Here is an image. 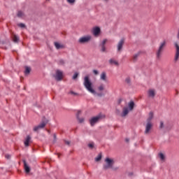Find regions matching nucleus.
I'll list each match as a JSON object with an SVG mask.
<instances>
[{"label":"nucleus","instance_id":"25","mask_svg":"<svg viewBox=\"0 0 179 179\" xmlns=\"http://www.w3.org/2000/svg\"><path fill=\"white\" fill-rule=\"evenodd\" d=\"M101 154H99L98 156L95 158V162H100L101 160Z\"/></svg>","mask_w":179,"mask_h":179},{"label":"nucleus","instance_id":"30","mask_svg":"<svg viewBox=\"0 0 179 179\" xmlns=\"http://www.w3.org/2000/svg\"><path fill=\"white\" fill-rule=\"evenodd\" d=\"M17 16L18 17H22V16H23V12H22V11H18V13H17Z\"/></svg>","mask_w":179,"mask_h":179},{"label":"nucleus","instance_id":"23","mask_svg":"<svg viewBox=\"0 0 179 179\" xmlns=\"http://www.w3.org/2000/svg\"><path fill=\"white\" fill-rule=\"evenodd\" d=\"M31 71V69H30V67L26 66L25 71H24L25 75H29V73H30Z\"/></svg>","mask_w":179,"mask_h":179},{"label":"nucleus","instance_id":"29","mask_svg":"<svg viewBox=\"0 0 179 179\" xmlns=\"http://www.w3.org/2000/svg\"><path fill=\"white\" fill-rule=\"evenodd\" d=\"M138 57H139V53H136V55H134L133 56L134 61H136V59H138Z\"/></svg>","mask_w":179,"mask_h":179},{"label":"nucleus","instance_id":"36","mask_svg":"<svg viewBox=\"0 0 179 179\" xmlns=\"http://www.w3.org/2000/svg\"><path fill=\"white\" fill-rule=\"evenodd\" d=\"M93 73H94V75L97 76V75H99V71H97V70H93Z\"/></svg>","mask_w":179,"mask_h":179},{"label":"nucleus","instance_id":"35","mask_svg":"<svg viewBox=\"0 0 179 179\" xmlns=\"http://www.w3.org/2000/svg\"><path fill=\"white\" fill-rule=\"evenodd\" d=\"M88 147L90 148V149H93V148H94V143H90V144H88Z\"/></svg>","mask_w":179,"mask_h":179},{"label":"nucleus","instance_id":"15","mask_svg":"<svg viewBox=\"0 0 179 179\" xmlns=\"http://www.w3.org/2000/svg\"><path fill=\"white\" fill-rule=\"evenodd\" d=\"M100 79L103 82H107V73H106V72H102L100 76Z\"/></svg>","mask_w":179,"mask_h":179},{"label":"nucleus","instance_id":"2","mask_svg":"<svg viewBox=\"0 0 179 179\" xmlns=\"http://www.w3.org/2000/svg\"><path fill=\"white\" fill-rule=\"evenodd\" d=\"M114 159H110L108 157L105 159V164L103 165V170H108V169H111V170L115 171L118 170V168H114Z\"/></svg>","mask_w":179,"mask_h":179},{"label":"nucleus","instance_id":"7","mask_svg":"<svg viewBox=\"0 0 179 179\" xmlns=\"http://www.w3.org/2000/svg\"><path fill=\"white\" fill-rule=\"evenodd\" d=\"M92 32L94 37H99V36H100V33H101V29L99 27H95L92 28Z\"/></svg>","mask_w":179,"mask_h":179},{"label":"nucleus","instance_id":"10","mask_svg":"<svg viewBox=\"0 0 179 179\" xmlns=\"http://www.w3.org/2000/svg\"><path fill=\"white\" fill-rule=\"evenodd\" d=\"M125 43V40L122 38L117 43V51H121L122 50V47L124 46V43Z\"/></svg>","mask_w":179,"mask_h":179},{"label":"nucleus","instance_id":"4","mask_svg":"<svg viewBox=\"0 0 179 179\" xmlns=\"http://www.w3.org/2000/svg\"><path fill=\"white\" fill-rule=\"evenodd\" d=\"M101 115H98L92 118H91L90 120V124L91 125V127H94V125H96V124H97V122H99V121H100V120H101Z\"/></svg>","mask_w":179,"mask_h":179},{"label":"nucleus","instance_id":"18","mask_svg":"<svg viewBox=\"0 0 179 179\" xmlns=\"http://www.w3.org/2000/svg\"><path fill=\"white\" fill-rule=\"evenodd\" d=\"M55 48H57V50H61L62 48H65V46H64V45L60 44L58 42H55Z\"/></svg>","mask_w":179,"mask_h":179},{"label":"nucleus","instance_id":"22","mask_svg":"<svg viewBox=\"0 0 179 179\" xmlns=\"http://www.w3.org/2000/svg\"><path fill=\"white\" fill-rule=\"evenodd\" d=\"M109 63L110 64V65H116V66H118V62L113 59H110L109 60Z\"/></svg>","mask_w":179,"mask_h":179},{"label":"nucleus","instance_id":"26","mask_svg":"<svg viewBox=\"0 0 179 179\" xmlns=\"http://www.w3.org/2000/svg\"><path fill=\"white\" fill-rule=\"evenodd\" d=\"M159 156L160 159L162 161H164V159H166V157H164V155L163 153H159Z\"/></svg>","mask_w":179,"mask_h":179},{"label":"nucleus","instance_id":"37","mask_svg":"<svg viewBox=\"0 0 179 179\" xmlns=\"http://www.w3.org/2000/svg\"><path fill=\"white\" fill-rule=\"evenodd\" d=\"M163 127H164V124L163 123V122H160L159 128H163Z\"/></svg>","mask_w":179,"mask_h":179},{"label":"nucleus","instance_id":"20","mask_svg":"<svg viewBox=\"0 0 179 179\" xmlns=\"http://www.w3.org/2000/svg\"><path fill=\"white\" fill-rule=\"evenodd\" d=\"M106 89V85L104 84H101L99 86H98L97 90L99 92H103Z\"/></svg>","mask_w":179,"mask_h":179},{"label":"nucleus","instance_id":"40","mask_svg":"<svg viewBox=\"0 0 179 179\" xmlns=\"http://www.w3.org/2000/svg\"><path fill=\"white\" fill-rule=\"evenodd\" d=\"M65 143H66V145H71V142H69V141H66Z\"/></svg>","mask_w":179,"mask_h":179},{"label":"nucleus","instance_id":"21","mask_svg":"<svg viewBox=\"0 0 179 179\" xmlns=\"http://www.w3.org/2000/svg\"><path fill=\"white\" fill-rule=\"evenodd\" d=\"M135 106V103H134V101H130L129 103V108L130 110V111H132L134 110V107Z\"/></svg>","mask_w":179,"mask_h":179},{"label":"nucleus","instance_id":"6","mask_svg":"<svg viewBox=\"0 0 179 179\" xmlns=\"http://www.w3.org/2000/svg\"><path fill=\"white\" fill-rule=\"evenodd\" d=\"M153 128V123H146L145 124V129L144 131L145 135H149L150 134V131H152V129Z\"/></svg>","mask_w":179,"mask_h":179},{"label":"nucleus","instance_id":"32","mask_svg":"<svg viewBox=\"0 0 179 179\" xmlns=\"http://www.w3.org/2000/svg\"><path fill=\"white\" fill-rule=\"evenodd\" d=\"M18 26H19V27H21L22 29L26 27V25H24V24H23V23L18 24Z\"/></svg>","mask_w":179,"mask_h":179},{"label":"nucleus","instance_id":"17","mask_svg":"<svg viewBox=\"0 0 179 179\" xmlns=\"http://www.w3.org/2000/svg\"><path fill=\"white\" fill-rule=\"evenodd\" d=\"M129 113V110H128V108L125 107L123 108L122 113L120 115L121 117H127Z\"/></svg>","mask_w":179,"mask_h":179},{"label":"nucleus","instance_id":"19","mask_svg":"<svg viewBox=\"0 0 179 179\" xmlns=\"http://www.w3.org/2000/svg\"><path fill=\"white\" fill-rule=\"evenodd\" d=\"M148 96L149 97H155V96H156V92H155V90H149Z\"/></svg>","mask_w":179,"mask_h":179},{"label":"nucleus","instance_id":"1","mask_svg":"<svg viewBox=\"0 0 179 179\" xmlns=\"http://www.w3.org/2000/svg\"><path fill=\"white\" fill-rule=\"evenodd\" d=\"M83 85L90 93H92V94H96V90L93 88V83L90 81L89 76H87L84 78Z\"/></svg>","mask_w":179,"mask_h":179},{"label":"nucleus","instance_id":"13","mask_svg":"<svg viewBox=\"0 0 179 179\" xmlns=\"http://www.w3.org/2000/svg\"><path fill=\"white\" fill-rule=\"evenodd\" d=\"M30 142H31V137H30V136H27L24 142V146L26 148H27V146H29V144L30 143Z\"/></svg>","mask_w":179,"mask_h":179},{"label":"nucleus","instance_id":"45","mask_svg":"<svg viewBox=\"0 0 179 179\" xmlns=\"http://www.w3.org/2000/svg\"><path fill=\"white\" fill-rule=\"evenodd\" d=\"M58 157H59V155H58Z\"/></svg>","mask_w":179,"mask_h":179},{"label":"nucleus","instance_id":"5","mask_svg":"<svg viewBox=\"0 0 179 179\" xmlns=\"http://www.w3.org/2000/svg\"><path fill=\"white\" fill-rule=\"evenodd\" d=\"M92 40V36L88 35L85 36H83L79 38L78 43L80 44H86V43H89Z\"/></svg>","mask_w":179,"mask_h":179},{"label":"nucleus","instance_id":"14","mask_svg":"<svg viewBox=\"0 0 179 179\" xmlns=\"http://www.w3.org/2000/svg\"><path fill=\"white\" fill-rule=\"evenodd\" d=\"M23 163H24V169L25 172L27 173H30V167L29 166V165H27V162H26V160H24Z\"/></svg>","mask_w":179,"mask_h":179},{"label":"nucleus","instance_id":"8","mask_svg":"<svg viewBox=\"0 0 179 179\" xmlns=\"http://www.w3.org/2000/svg\"><path fill=\"white\" fill-rule=\"evenodd\" d=\"M56 80H62V78H64V73L59 70H57L56 76H55Z\"/></svg>","mask_w":179,"mask_h":179},{"label":"nucleus","instance_id":"28","mask_svg":"<svg viewBox=\"0 0 179 179\" xmlns=\"http://www.w3.org/2000/svg\"><path fill=\"white\" fill-rule=\"evenodd\" d=\"M68 3H70V5H73L75 2H76V0H66Z\"/></svg>","mask_w":179,"mask_h":179},{"label":"nucleus","instance_id":"39","mask_svg":"<svg viewBox=\"0 0 179 179\" xmlns=\"http://www.w3.org/2000/svg\"><path fill=\"white\" fill-rule=\"evenodd\" d=\"M126 82H127V83H129V82H131V80H129V78H127V79H126Z\"/></svg>","mask_w":179,"mask_h":179},{"label":"nucleus","instance_id":"43","mask_svg":"<svg viewBox=\"0 0 179 179\" xmlns=\"http://www.w3.org/2000/svg\"><path fill=\"white\" fill-rule=\"evenodd\" d=\"M54 138H55V139H56L57 138V135L54 134Z\"/></svg>","mask_w":179,"mask_h":179},{"label":"nucleus","instance_id":"41","mask_svg":"<svg viewBox=\"0 0 179 179\" xmlns=\"http://www.w3.org/2000/svg\"><path fill=\"white\" fill-rule=\"evenodd\" d=\"M97 95H98L99 97H101V96H103L102 94H98Z\"/></svg>","mask_w":179,"mask_h":179},{"label":"nucleus","instance_id":"38","mask_svg":"<svg viewBox=\"0 0 179 179\" xmlns=\"http://www.w3.org/2000/svg\"><path fill=\"white\" fill-rule=\"evenodd\" d=\"M5 157H6V159H10V155H6Z\"/></svg>","mask_w":179,"mask_h":179},{"label":"nucleus","instance_id":"12","mask_svg":"<svg viewBox=\"0 0 179 179\" xmlns=\"http://www.w3.org/2000/svg\"><path fill=\"white\" fill-rule=\"evenodd\" d=\"M80 114H82V112L80 110H78L77 113L76 117H77V120H78L80 124H82V123L85 122V118L79 117V115H80Z\"/></svg>","mask_w":179,"mask_h":179},{"label":"nucleus","instance_id":"27","mask_svg":"<svg viewBox=\"0 0 179 179\" xmlns=\"http://www.w3.org/2000/svg\"><path fill=\"white\" fill-rule=\"evenodd\" d=\"M101 47V52H106V45H99Z\"/></svg>","mask_w":179,"mask_h":179},{"label":"nucleus","instance_id":"3","mask_svg":"<svg viewBox=\"0 0 179 179\" xmlns=\"http://www.w3.org/2000/svg\"><path fill=\"white\" fill-rule=\"evenodd\" d=\"M166 47V41H163L160 43L158 50L156 52V56L157 59H160L162 57V55L163 54V51H164V48Z\"/></svg>","mask_w":179,"mask_h":179},{"label":"nucleus","instance_id":"33","mask_svg":"<svg viewBox=\"0 0 179 179\" xmlns=\"http://www.w3.org/2000/svg\"><path fill=\"white\" fill-rule=\"evenodd\" d=\"M78 76H79V73H75L73 76V79H76L78 78Z\"/></svg>","mask_w":179,"mask_h":179},{"label":"nucleus","instance_id":"24","mask_svg":"<svg viewBox=\"0 0 179 179\" xmlns=\"http://www.w3.org/2000/svg\"><path fill=\"white\" fill-rule=\"evenodd\" d=\"M13 40L14 43H19V38L16 35L13 36Z\"/></svg>","mask_w":179,"mask_h":179},{"label":"nucleus","instance_id":"11","mask_svg":"<svg viewBox=\"0 0 179 179\" xmlns=\"http://www.w3.org/2000/svg\"><path fill=\"white\" fill-rule=\"evenodd\" d=\"M45 125H46V123H45L44 122H42L41 124H40L39 125L35 127L34 128V131L35 132H37V131H38V129H41L44 128V127H45Z\"/></svg>","mask_w":179,"mask_h":179},{"label":"nucleus","instance_id":"42","mask_svg":"<svg viewBox=\"0 0 179 179\" xmlns=\"http://www.w3.org/2000/svg\"><path fill=\"white\" fill-rule=\"evenodd\" d=\"M61 64H64V60H60Z\"/></svg>","mask_w":179,"mask_h":179},{"label":"nucleus","instance_id":"31","mask_svg":"<svg viewBox=\"0 0 179 179\" xmlns=\"http://www.w3.org/2000/svg\"><path fill=\"white\" fill-rule=\"evenodd\" d=\"M106 43H107V39H103L99 45H106Z\"/></svg>","mask_w":179,"mask_h":179},{"label":"nucleus","instance_id":"34","mask_svg":"<svg viewBox=\"0 0 179 179\" xmlns=\"http://www.w3.org/2000/svg\"><path fill=\"white\" fill-rule=\"evenodd\" d=\"M69 94H73V96H78V93L73 92V91H71L69 92Z\"/></svg>","mask_w":179,"mask_h":179},{"label":"nucleus","instance_id":"44","mask_svg":"<svg viewBox=\"0 0 179 179\" xmlns=\"http://www.w3.org/2000/svg\"><path fill=\"white\" fill-rule=\"evenodd\" d=\"M126 142H129V139L126 138Z\"/></svg>","mask_w":179,"mask_h":179},{"label":"nucleus","instance_id":"16","mask_svg":"<svg viewBox=\"0 0 179 179\" xmlns=\"http://www.w3.org/2000/svg\"><path fill=\"white\" fill-rule=\"evenodd\" d=\"M152 120H153V113H152V112H150V113H149L148 117L147 120H146V123L148 124V122H149L150 124H153V123L152 122Z\"/></svg>","mask_w":179,"mask_h":179},{"label":"nucleus","instance_id":"9","mask_svg":"<svg viewBox=\"0 0 179 179\" xmlns=\"http://www.w3.org/2000/svg\"><path fill=\"white\" fill-rule=\"evenodd\" d=\"M175 47H176V55H175V62H177L179 59V45L178 43H175Z\"/></svg>","mask_w":179,"mask_h":179}]
</instances>
